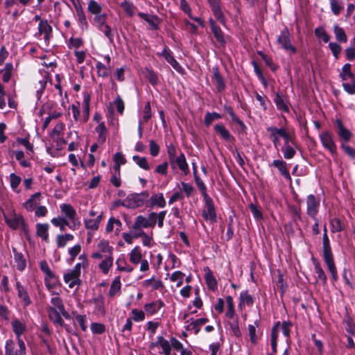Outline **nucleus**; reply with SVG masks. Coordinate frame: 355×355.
<instances>
[{"label":"nucleus","instance_id":"f257e3e1","mask_svg":"<svg viewBox=\"0 0 355 355\" xmlns=\"http://www.w3.org/2000/svg\"><path fill=\"white\" fill-rule=\"evenodd\" d=\"M60 211L64 214L66 219L72 224V227L74 226L79 228L81 225L80 220H79L76 211L69 204H62L60 205Z\"/></svg>","mask_w":355,"mask_h":355},{"label":"nucleus","instance_id":"f03ea898","mask_svg":"<svg viewBox=\"0 0 355 355\" xmlns=\"http://www.w3.org/2000/svg\"><path fill=\"white\" fill-rule=\"evenodd\" d=\"M319 137L322 146L329 150L332 155H336L337 148L333 133L329 130H324L320 134Z\"/></svg>","mask_w":355,"mask_h":355},{"label":"nucleus","instance_id":"7ed1b4c3","mask_svg":"<svg viewBox=\"0 0 355 355\" xmlns=\"http://www.w3.org/2000/svg\"><path fill=\"white\" fill-rule=\"evenodd\" d=\"M277 41L285 51L292 54L297 52L296 48L291 44V34L287 28L281 31Z\"/></svg>","mask_w":355,"mask_h":355},{"label":"nucleus","instance_id":"20e7f679","mask_svg":"<svg viewBox=\"0 0 355 355\" xmlns=\"http://www.w3.org/2000/svg\"><path fill=\"white\" fill-rule=\"evenodd\" d=\"M306 214L313 220H316V216L319 211L320 200L314 195L310 194L307 196L306 200Z\"/></svg>","mask_w":355,"mask_h":355},{"label":"nucleus","instance_id":"39448f33","mask_svg":"<svg viewBox=\"0 0 355 355\" xmlns=\"http://www.w3.org/2000/svg\"><path fill=\"white\" fill-rule=\"evenodd\" d=\"M205 208L202 211V216L206 220H209L211 223L216 221V214L213 200L210 197L204 198Z\"/></svg>","mask_w":355,"mask_h":355},{"label":"nucleus","instance_id":"423d86ee","mask_svg":"<svg viewBox=\"0 0 355 355\" xmlns=\"http://www.w3.org/2000/svg\"><path fill=\"white\" fill-rule=\"evenodd\" d=\"M4 217L6 223L11 228L14 230L20 227L25 229L26 224L24 219L21 215L12 213L10 216H4Z\"/></svg>","mask_w":355,"mask_h":355},{"label":"nucleus","instance_id":"0eeeda50","mask_svg":"<svg viewBox=\"0 0 355 355\" xmlns=\"http://www.w3.org/2000/svg\"><path fill=\"white\" fill-rule=\"evenodd\" d=\"M166 215V211H162L159 214L151 212L148 217H146L147 223L150 227L153 228L157 221V225L159 228L164 225V220Z\"/></svg>","mask_w":355,"mask_h":355},{"label":"nucleus","instance_id":"6e6552de","mask_svg":"<svg viewBox=\"0 0 355 355\" xmlns=\"http://www.w3.org/2000/svg\"><path fill=\"white\" fill-rule=\"evenodd\" d=\"M42 196L40 192L33 194L24 204V208L28 211H33L41 203Z\"/></svg>","mask_w":355,"mask_h":355},{"label":"nucleus","instance_id":"1a4fd4ad","mask_svg":"<svg viewBox=\"0 0 355 355\" xmlns=\"http://www.w3.org/2000/svg\"><path fill=\"white\" fill-rule=\"evenodd\" d=\"M155 347H159L162 349V353L164 355H171V341H168L164 338L162 336L157 337L156 342L150 344V349H153Z\"/></svg>","mask_w":355,"mask_h":355},{"label":"nucleus","instance_id":"9d476101","mask_svg":"<svg viewBox=\"0 0 355 355\" xmlns=\"http://www.w3.org/2000/svg\"><path fill=\"white\" fill-rule=\"evenodd\" d=\"M163 56L165 60L173 67L178 72L181 73L183 71L182 67L178 62L174 58L173 53L170 49L165 47L163 51L159 54Z\"/></svg>","mask_w":355,"mask_h":355},{"label":"nucleus","instance_id":"9b49d317","mask_svg":"<svg viewBox=\"0 0 355 355\" xmlns=\"http://www.w3.org/2000/svg\"><path fill=\"white\" fill-rule=\"evenodd\" d=\"M148 197V193L144 192L141 193H136L130 195L128 196L126 200L128 202V206L131 207H137L141 205L144 202V198Z\"/></svg>","mask_w":355,"mask_h":355},{"label":"nucleus","instance_id":"f8f14e48","mask_svg":"<svg viewBox=\"0 0 355 355\" xmlns=\"http://www.w3.org/2000/svg\"><path fill=\"white\" fill-rule=\"evenodd\" d=\"M80 274L72 269L64 275V281L69 285V288H73L80 284Z\"/></svg>","mask_w":355,"mask_h":355},{"label":"nucleus","instance_id":"ddd939ff","mask_svg":"<svg viewBox=\"0 0 355 355\" xmlns=\"http://www.w3.org/2000/svg\"><path fill=\"white\" fill-rule=\"evenodd\" d=\"M322 252L324 262L334 260L333 254L330 245V241L327 234H323L322 236Z\"/></svg>","mask_w":355,"mask_h":355},{"label":"nucleus","instance_id":"4468645a","mask_svg":"<svg viewBox=\"0 0 355 355\" xmlns=\"http://www.w3.org/2000/svg\"><path fill=\"white\" fill-rule=\"evenodd\" d=\"M164 306V302L157 300L144 305V311L148 315L156 314Z\"/></svg>","mask_w":355,"mask_h":355},{"label":"nucleus","instance_id":"2eb2a0df","mask_svg":"<svg viewBox=\"0 0 355 355\" xmlns=\"http://www.w3.org/2000/svg\"><path fill=\"white\" fill-rule=\"evenodd\" d=\"M142 285L144 288L150 289L151 291L155 290H162L164 288L163 282L156 279L154 276L150 279H146L142 282Z\"/></svg>","mask_w":355,"mask_h":355},{"label":"nucleus","instance_id":"dca6fc26","mask_svg":"<svg viewBox=\"0 0 355 355\" xmlns=\"http://www.w3.org/2000/svg\"><path fill=\"white\" fill-rule=\"evenodd\" d=\"M170 163L172 165H177L180 170L184 175H187L189 173V168L186 160V157L182 153H180V155L176 158L170 162Z\"/></svg>","mask_w":355,"mask_h":355},{"label":"nucleus","instance_id":"f3484780","mask_svg":"<svg viewBox=\"0 0 355 355\" xmlns=\"http://www.w3.org/2000/svg\"><path fill=\"white\" fill-rule=\"evenodd\" d=\"M52 28L47 21L40 20L38 26V34L44 35L45 42H48L51 36Z\"/></svg>","mask_w":355,"mask_h":355},{"label":"nucleus","instance_id":"a211bd4d","mask_svg":"<svg viewBox=\"0 0 355 355\" xmlns=\"http://www.w3.org/2000/svg\"><path fill=\"white\" fill-rule=\"evenodd\" d=\"M208 3L214 12L216 18L221 23L224 24L225 17L220 8V3L219 0H207Z\"/></svg>","mask_w":355,"mask_h":355},{"label":"nucleus","instance_id":"6ab92c4d","mask_svg":"<svg viewBox=\"0 0 355 355\" xmlns=\"http://www.w3.org/2000/svg\"><path fill=\"white\" fill-rule=\"evenodd\" d=\"M272 166L277 168L279 173L287 180L291 181V177L287 168V164L282 159H275L272 162Z\"/></svg>","mask_w":355,"mask_h":355},{"label":"nucleus","instance_id":"aec40b11","mask_svg":"<svg viewBox=\"0 0 355 355\" xmlns=\"http://www.w3.org/2000/svg\"><path fill=\"white\" fill-rule=\"evenodd\" d=\"M16 288L17 290V295L23 302L24 306H27L30 305L31 304V300L26 288L21 285L19 282H17L16 283Z\"/></svg>","mask_w":355,"mask_h":355},{"label":"nucleus","instance_id":"412c9836","mask_svg":"<svg viewBox=\"0 0 355 355\" xmlns=\"http://www.w3.org/2000/svg\"><path fill=\"white\" fill-rule=\"evenodd\" d=\"M214 130L220 137L227 142H232L234 141V137L231 135L230 131L222 124H216L214 126Z\"/></svg>","mask_w":355,"mask_h":355},{"label":"nucleus","instance_id":"4be33fe9","mask_svg":"<svg viewBox=\"0 0 355 355\" xmlns=\"http://www.w3.org/2000/svg\"><path fill=\"white\" fill-rule=\"evenodd\" d=\"M51 222L54 226L58 227L61 231H64L66 226H68L69 228L71 230H76L78 229L75 226L72 227V224L69 223L67 219L63 217L53 218L51 220Z\"/></svg>","mask_w":355,"mask_h":355},{"label":"nucleus","instance_id":"5701e85b","mask_svg":"<svg viewBox=\"0 0 355 355\" xmlns=\"http://www.w3.org/2000/svg\"><path fill=\"white\" fill-rule=\"evenodd\" d=\"M336 125L338 129V135L340 139L345 142L349 141L352 137V132L345 128L340 120H336Z\"/></svg>","mask_w":355,"mask_h":355},{"label":"nucleus","instance_id":"b1692460","mask_svg":"<svg viewBox=\"0 0 355 355\" xmlns=\"http://www.w3.org/2000/svg\"><path fill=\"white\" fill-rule=\"evenodd\" d=\"M114 228L115 234L118 235L122 230V223L119 219L112 217L109 219L105 230L109 233L112 232Z\"/></svg>","mask_w":355,"mask_h":355},{"label":"nucleus","instance_id":"393cba45","mask_svg":"<svg viewBox=\"0 0 355 355\" xmlns=\"http://www.w3.org/2000/svg\"><path fill=\"white\" fill-rule=\"evenodd\" d=\"M103 214L98 215L95 218H85L84 223L86 229L91 231H96L102 220Z\"/></svg>","mask_w":355,"mask_h":355},{"label":"nucleus","instance_id":"a878e982","mask_svg":"<svg viewBox=\"0 0 355 355\" xmlns=\"http://www.w3.org/2000/svg\"><path fill=\"white\" fill-rule=\"evenodd\" d=\"M92 302L94 305V311L100 315L105 313V309L104 306V297L102 295H98L94 297Z\"/></svg>","mask_w":355,"mask_h":355},{"label":"nucleus","instance_id":"bb28decb","mask_svg":"<svg viewBox=\"0 0 355 355\" xmlns=\"http://www.w3.org/2000/svg\"><path fill=\"white\" fill-rule=\"evenodd\" d=\"M274 102L278 110L284 112H289L288 103L286 97H284L280 95L279 93H277L274 98Z\"/></svg>","mask_w":355,"mask_h":355},{"label":"nucleus","instance_id":"cd10ccee","mask_svg":"<svg viewBox=\"0 0 355 355\" xmlns=\"http://www.w3.org/2000/svg\"><path fill=\"white\" fill-rule=\"evenodd\" d=\"M150 206L163 208L166 206V200L163 193H154L150 198Z\"/></svg>","mask_w":355,"mask_h":355},{"label":"nucleus","instance_id":"c85d7f7f","mask_svg":"<svg viewBox=\"0 0 355 355\" xmlns=\"http://www.w3.org/2000/svg\"><path fill=\"white\" fill-rule=\"evenodd\" d=\"M254 303V297L252 295L249 294V293L245 291H242L240 293L239 295V308L242 309L243 306H250Z\"/></svg>","mask_w":355,"mask_h":355},{"label":"nucleus","instance_id":"c756f323","mask_svg":"<svg viewBox=\"0 0 355 355\" xmlns=\"http://www.w3.org/2000/svg\"><path fill=\"white\" fill-rule=\"evenodd\" d=\"M351 68L352 65L349 63H346L342 67L339 76L343 82L355 79V75L352 72Z\"/></svg>","mask_w":355,"mask_h":355},{"label":"nucleus","instance_id":"7c9ffc66","mask_svg":"<svg viewBox=\"0 0 355 355\" xmlns=\"http://www.w3.org/2000/svg\"><path fill=\"white\" fill-rule=\"evenodd\" d=\"M96 248L97 250L104 255V257L113 255V248L109 245V242L107 241H101Z\"/></svg>","mask_w":355,"mask_h":355},{"label":"nucleus","instance_id":"2f4dec72","mask_svg":"<svg viewBox=\"0 0 355 355\" xmlns=\"http://www.w3.org/2000/svg\"><path fill=\"white\" fill-rule=\"evenodd\" d=\"M49 225L47 223H37L36 225V234L42 238L44 241H47L49 239Z\"/></svg>","mask_w":355,"mask_h":355},{"label":"nucleus","instance_id":"473e14b6","mask_svg":"<svg viewBox=\"0 0 355 355\" xmlns=\"http://www.w3.org/2000/svg\"><path fill=\"white\" fill-rule=\"evenodd\" d=\"M89 102L90 95L87 93H85L83 95V123L87 121L89 116Z\"/></svg>","mask_w":355,"mask_h":355},{"label":"nucleus","instance_id":"72a5a7b5","mask_svg":"<svg viewBox=\"0 0 355 355\" xmlns=\"http://www.w3.org/2000/svg\"><path fill=\"white\" fill-rule=\"evenodd\" d=\"M210 26L211 30L214 33L216 40L221 44H224L225 43V40L223 35V33L222 32L220 27H218L212 19H210Z\"/></svg>","mask_w":355,"mask_h":355},{"label":"nucleus","instance_id":"f704fd0d","mask_svg":"<svg viewBox=\"0 0 355 355\" xmlns=\"http://www.w3.org/2000/svg\"><path fill=\"white\" fill-rule=\"evenodd\" d=\"M44 283L49 291L56 288L60 284L58 277H56L53 272L45 276Z\"/></svg>","mask_w":355,"mask_h":355},{"label":"nucleus","instance_id":"c9c22d12","mask_svg":"<svg viewBox=\"0 0 355 355\" xmlns=\"http://www.w3.org/2000/svg\"><path fill=\"white\" fill-rule=\"evenodd\" d=\"M214 71V81L216 85L218 92H222L225 88V83L223 78L220 76L218 69L217 67L213 68Z\"/></svg>","mask_w":355,"mask_h":355},{"label":"nucleus","instance_id":"e433bc0d","mask_svg":"<svg viewBox=\"0 0 355 355\" xmlns=\"http://www.w3.org/2000/svg\"><path fill=\"white\" fill-rule=\"evenodd\" d=\"M130 261L137 265L142 260L141 250L139 246H135L130 252Z\"/></svg>","mask_w":355,"mask_h":355},{"label":"nucleus","instance_id":"4c0bfd02","mask_svg":"<svg viewBox=\"0 0 355 355\" xmlns=\"http://www.w3.org/2000/svg\"><path fill=\"white\" fill-rule=\"evenodd\" d=\"M292 324L288 321H284L282 323L277 322L272 328V333H289Z\"/></svg>","mask_w":355,"mask_h":355},{"label":"nucleus","instance_id":"58836bf2","mask_svg":"<svg viewBox=\"0 0 355 355\" xmlns=\"http://www.w3.org/2000/svg\"><path fill=\"white\" fill-rule=\"evenodd\" d=\"M113 255L105 257L104 259L99 263L98 268L105 275H107L113 265Z\"/></svg>","mask_w":355,"mask_h":355},{"label":"nucleus","instance_id":"ea45409f","mask_svg":"<svg viewBox=\"0 0 355 355\" xmlns=\"http://www.w3.org/2000/svg\"><path fill=\"white\" fill-rule=\"evenodd\" d=\"M12 252L14 253V259L17 268L22 271L26 267V261L24 256L21 252H18L15 248H12Z\"/></svg>","mask_w":355,"mask_h":355},{"label":"nucleus","instance_id":"a19ab883","mask_svg":"<svg viewBox=\"0 0 355 355\" xmlns=\"http://www.w3.org/2000/svg\"><path fill=\"white\" fill-rule=\"evenodd\" d=\"M334 33L338 42L341 43H346L347 42V36L344 29L338 24L334 25Z\"/></svg>","mask_w":355,"mask_h":355},{"label":"nucleus","instance_id":"79ce46f5","mask_svg":"<svg viewBox=\"0 0 355 355\" xmlns=\"http://www.w3.org/2000/svg\"><path fill=\"white\" fill-rule=\"evenodd\" d=\"M98 133V141L100 144H104L107 138V128L104 122H101L95 128Z\"/></svg>","mask_w":355,"mask_h":355},{"label":"nucleus","instance_id":"37998d69","mask_svg":"<svg viewBox=\"0 0 355 355\" xmlns=\"http://www.w3.org/2000/svg\"><path fill=\"white\" fill-rule=\"evenodd\" d=\"M148 227H150L147 223V220L146 219V217H144V216H141V215L137 216L135 218V222L132 227V228L134 230H141L144 228H148Z\"/></svg>","mask_w":355,"mask_h":355},{"label":"nucleus","instance_id":"c03bdc74","mask_svg":"<svg viewBox=\"0 0 355 355\" xmlns=\"http://www.w3.org/2000/svg\"><path fill=\"white\" fill-rule=\"evenodd\" d=\"M226 302H227V311L225 313L226 318L229 319H232L237 317L234 311V304L233 298L232 296L228 295L226 297Z\"/></svg>","mask_w":355,"mask_h":355},{"label":"nucleus","instance_id":"a18cd8bd","mask_svg":"<svg viewBox=\"0 0 355 355\" xmlns=\"http://www.w3.org/2000/svg\"><path fill=\"white\" fill-rule=\"evenodd\" d=\"M171 345L173 348L178 352H180V355H191L192 352L187 349L183 347L182 344L176 338L171 337Z\"/></svg>","mask_w":355,"mask_h":355},{"label":"nucleus","instance_id":"49530a36","mask_svg":"<svg viewBox=\"0 0 355 355\" xmlns=\"http://www.w3.org/2000/svg\"><path fill=\"white\" fill-rule=\"evenodd\" d=\"M331 10L333 14L338 16L344 10V5L342 0H329Z\"/></svg>","mask_w":355,"mask_h":355},{"label":"nucleus","instance_id":"de8ad7c7","mask_svg":"<svg viewBox=\"0 0 355 355\" xmlns=\"http://www.w3.org/2000/svg\"><path fill=\"white\" fill-rule=\"evenodd\" d=\"M121 283L119 277H116L114 279L112 282L110 290H109V295L110 297H114L118 295L121 291Z\"/></svg>","mask_w":355,"mask_h":355},{"label":"nucleus","instance_id":"09e8293b","mask_svg":"<svg viewBox=\"0 0 355 355\" xmlns=\"http://www.w3.org/2000/svg\"><path fill=\"white\" fill-rule=\"evenodd\" d=\"M117 270L119 271L131 272L133 270V268L128 264L123 257H119L116 261Z\"/></svg>","mask_w":355,"mask_h":355},{"label":"nucleus","instance_id":"8fccbe9b","mask_svg":"<svg viewBox=\"0 0 355 355\" xmlns=\"http://www.w3.org/2000/svg\"><path fill=\"white\" fill-rule=\"evenodd\" d=\"M206 322L207 319L205 318H200L196 320L188 326L187 330L194 331L195 333H198L199 331L202 330V327L206 324Z\"/></svg>","mask_w":355,"mask_h":355},{"label":"nucleus","instance_id":"3c124183","mask_svg":"<svg viewBox=\"0 0 355 355\" xmlns=\"http://www.w3.org/2000/svg\"><path fill=\"white\" fill-rule=\"evenodd\" d=\"M73 236L71 234H58L56 237V243L58 248H64L68 241L73 239Z\"/></svg>","mask_w":355,"mask_h":355},{"label":"nucleus","instance_id":"603ef678","mask_svg":"<svg viewBox=\"0 0 355 355\" xmlns=\"http://www.w3.org/2000/svg\"><path fill=\"white\" fill-rule=\"evenodd\" d=\"M52 306L51 308H54L55 310L59 311L60 313H62V315L66 314V311L64 309V306L62 304V301L59 296H55L51 298V300Z\"/></svg>","mask_w":355,"mask_h":355},{"label":"nucleus","instance_id":"864d4df0","mask_svg":"<svg viewBox=\"0 0 355 355\" xmlns=\"http://www.w3.org/2000/svg\"><path fill=\"white\" fill-rule=\"evenodd\" d=\"M9 178L11 189L13 191L19 193L20 190L18 189V187L21 182V178L14 173L10 175Z\"/></svg>","mask_w":355,"mask_h":355},{"label":"nucleus","instance_id":"5fc2aeb1","mask_svg":"<svg viewBox=\"0 0 355 355\" xmlns=\"http://www.w3.org/2000/svg\"><path fill=\"white\" fill-rule=\"evenodd\" d=\"M79 262L73 267V270L78 273L81 274V269L86 268L88 266V261L85 254H80L78 257Z\"/></svg>","mask_w":355,"mask_h":355},{"label":"nucleus","instance_id":"6e6d98bb","mask_svg":"<svg viewBox=\"0 0 355 355\" xmlns=\"http://www.w3.org/2000/svg\"><path fill=\"white\" fill-rule=\"evenodd\" d=\"M134 162L142 169L148 171L150 168V164L147 159L144 157H139V155H134L132 157Z\"/></svg>","mask_w":355,"mask_h":355},{"label":"nucleus","instance_id":"4d7b16f0","mask_svg":"<svg viewBox=\"0 0 355 355\" xmlns=\"http://www.w3.org/2000/svg\"><path fill=\"white\" fill-rule=\"evenodd\" d=\"M74 324L78 326L82 331H85L87 328V320L85 315H77L74 318Z\"/></svg>","mask_w":355,"mask_h":355},{"label":"nucleus","instance_id":"13d9d810","mask_svg":"<svg viewBox=\"0 0 355 355\" xmlns=\"http://www.w3.org/2000/svg\"><path fill=\"white\" fill-rule=\"evenodd\" d=\"M315 272L317 275V280L320 281L324 285L327 283V276L318 262L314 263Z\"/></svg>","mask_w":355,"mask_h":355},{"label":"nucleus","instance_id":"bf43d9fd","mask_svg":"<svg viewBox=\"0 0 355 355\" xmlns=\"http://www.w3.org/2000/svg\"><path fill=\"white\" fill-rule=\"evenodd\" d=\"M88 11L95 15H101L102 11V6L96 1L90 0L88 3Z\"/></svg>","mask_w":355,"mask_h":355},{"label":"nucleus","instance_id":"052dcab7","mask_svg":"<svg viewBox=\"0 0 355 355\" xmlns=\"http://www.w3.org/2000/svg\"><path fill=\"white\" fill-rule=\"evenodd\" d=\"M295 145L283 146L282 151L284 154V157L286 159H292L296 154V150L294 148Z\"/></svg>","mask_w":355,"mask_h":355},{"label":"nucleus","instance_id":"680f3d73","mask_svg":"<svg viewBox=\"0 0 355 355\" xmlns=\"http://www.w3.org/2000/svg\"><path fill=\"white\" fill-rule=\"evenodd\" d=\"M62 313L59 312V311L55 310L54 308H49V315L51 320H52L54 322L62 324L63 320L61 317Z\"/></svg>","mask_w":355,"mask_h":355},{"label":"nucleus","instance_id":"e2e57ef3","mask_svg":"<svg viewBox=\"0 0 355 355\" xmlns=\"http://www.w3.org/2000/svg\"><path fill=\"white\" fill-rule=\"evenodd\" d=\"M184 276L185 275L182 272L177 270L171 274L170 277V280L173 282H176V286L180 287L183 284V279Z\"/></svg>","mask_w":355,"mask_h":355},{"label":"nucleus","instance_id":"0e129e2a","mask_svg":"<svg viewBox=\"0 0 355 355\" xmlns=\"http://www.w3.org/2000/svg\"><path fill=\"white\" fill-rule=\"evenodd\" d=\"M327 265L328 270L329 271L333 282H336L338 279L337 273V269L334 260L328 261L324 262Z\"/></svg>","mask_w":355,"mask_h":355},{"label":"nucleus","instance_id":"69168bd1","mask_svg":"<svg viewBox=\"0 0 355 355\" xmlns=\"http://www.w3.org/2000/svg\"><path fill=\"white\" fill-rule=\"evenodd\" d=\"M114 169L116 172L119 173L120 170V166L124 164L126 162V160L121 153H116L114 157Z\"/></svg>","mask_w":355,"mask_h":355},{"label":"nucleus","instance_id":"338daca9","mask_svg":"<svg viewBox=\"0 0 355 355\" xmlns=\"http://www.w3.org/2000/svg\"><path fill=\"white\" fill-rule=\"evenodd\" d=\"M121 7L123 8V11L128 16H133L135 11V7L134 6L132 3H130L127 1H124L121 2Z\"/></svg>","mask_w":355,"mask_h":355},{"label":"nucleus","instance_id":"774afa93","mask_svg":"<svg viewBox=\"0 0 355 355\" xmlns=\"http://www.w3.org/2000/svg\"><path fill=\"white\" fill-rule=\"evenodd\" d=\"M342 86L343 89L349 94L353 95L355 94V79L343 82Z\"/></svg>","mask_w":355,"mask_h":355}]
</instances>
